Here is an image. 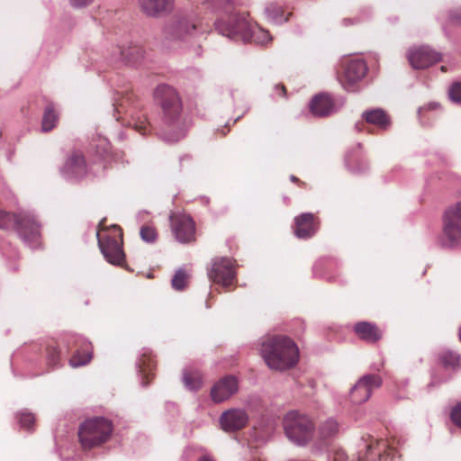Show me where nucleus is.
<instances>
[{
	"mask_svg": "<svg viewBox=\"0 0 461 461\" xmlns=\"http://www.w3.org/2000/svg\"><path fill=\"white\" fill-rule=\"evenodd\" d=\"M290 179L292 182L297 184L300 187H305V185H306V184L304 182L301 181L295 176H291Z\"/></svg>",
	"mask_w": 461,
	"mask_h": 461,
	"instance_id": "nucleus-43",
	"label": "nucleus"
},
{
	"mask_svg": "<svg viewBox=\"0 0 461 461\" xmlns=\"http://www.w3.org/2000/svg\"><path fill=\"white\" fill-rule=\"evenodd\" d=\"M458 339L461 342V325H460V328H459V330H458Z\"/></svg>",
	"mask_w": 461,
	"mask_h": 461,
	"instance_id": "nucleus-48",
	"label": "nucleus"
},
{
	"mask_svg": "<svg viewBox=\"0 0 461 461\" xmlns=\"http://www.w3.org/2000/svg\"><path fill=\"white\" fill-rule=\"evenodd\" d=\"M363 439L369 442L366 445V453L358 461H392L391 456L394 450L387 446L386 441L373 439L371 436Z\"/></svg>",
	"mask_w": 461,
	"mask_h": 461,
	"instance_id": "nucleus-13",
	"label": "nucleus"
},
{
	"mask_svg": "<svg viewBox=\"0 0 461 461\" xmlns=\"http://www.w3.org/2000/svg\"><path fill=\"white\" fill-rule=\"evenodd\" d=\"M443 234L451 245L461 240V202L450 205L445 211Z\"/></svg>",
	"mask_w": 461,
	"mask_h": 461,
	"instance_id": "nucleus-10",
	"label": "nucleus"
},
{
	"mask_svg": "<svg viewBox=\"0 0 461 461\" xmlns=\"http://www.w3.org/2000/svg\"><path fill=\"white\" fill-rule=\"evenodd\" d=\"M140 235L143 241L148 243H154L157 241L158 232L155 225L151 222L146 223L141 226Z\"/></svg>",
	"mask_w": 461,
	"mask_h": 461,
	"instance_id": "nucleus-32",
	"label": "nucleus"
},
{
	"mask_svg": "<svg viewBox=\"0 0 461 461\" xmlns=\"http://www.w3.org/2000/svg\"><path fill=\"white\" fill-rule=\"evenodd\" d=\"M70 344L77 346L76 351L70 357L68 363L72 367L86 366L93 357V346L88 341H79L76 337L68 339L66 347L68 348Z\"/></svg>",
	"mask_w": 461,
	"mask_h": 461,
	"instance_id": "nucleus-19",
	"label": "nucleus"
},
{
	"mask_svg": "<svg viewBox=\"0 0 461 461\" xmlns=\"http://www.w3.org/2000/svg\"><path fill=\"white\" fill-rule=\"evenodd\" d=\"M149 383V376H143V378H142V384H143L144 385H147Z\"/></svg>",
	"mask_w": 461,
	"mask_h": 461,
	"instance_id": "nucleus-46",
	"label": "nucleus"
},
{
	"mask_svg": "<svg viewBox=\"0 0 461 461\" xmlns=\"http://www.w3.org/2000/svg\"><path fill=\"white\" fill-rule=\"evenodd\" d=\"M239 390V381L236 376H221L212 387L211 397L212 400L220 403L222 402Z\"/></svg>",
	"mask_w": 461,
	"mask_h": 461,
	"instance_id": "nucleus-16",
	"label": "nucleus"
},
{
	"mask_svg": "<svg viewBox=\"0 0 461 461\" xmlns=\"http://www.w3.org/2000/svg\"><path fill=\"white\" fill-rule=\"evenodd\" d=\"M363 439L369 442L366 445V453L358 461H392L391 456L394 450L387 446L386 441L373 439L371 436Z\"/></svg>",
	"mask_w": 461,
	"mask_h": 461,
	"instance_id": "nucleus-14",
	"label": "nucleus"
},
{
	"mask_svg": "<svg viewBox=\"0 0 461 461\" xmlns=\"http://www.w3.org/2000/svg\"><path fill=\"white\" fill-rule=\"evenodd\" d=\"M117 110V113H121V110H119V108H116Z\"/></svg>",
	"mask_w": 461,
	"mask_h": 461,
	"instance_id": "nucleus-49",
	"label": "nucleus"
},
{
	"mask_svg": "<svg viewBox=\"0 0 461 461\" xmlns=\"http://www.w3.org/2000/svg\"><path fill=\"white\" fill-rule=\"evenodd\" d=\"M208 276L213 283L229 287L233 284L236 276L234 261L229 258L214 259Z\"/></svg>",
	"mask_w": 461,
	"mask_h": 461,
	"instance_id": "nucleus-11",
	"label": "nucleus"
},
{
	"mask_svg": "<svg viewBox=\"0 0 461 461\" xmlns=\"http://www.w3.org/2000/svg\"><path fill=\"white\" fill-rule=\"evenodd\" d=\"M135 128L141 134H145V131H146L147 125L141 122L140 124H135Z\"/></svg>",
	"mask_w": 461,
	"mask_h": 461,
	"instance_id": "nucleus-44",
	"label": "nucleus"
},
{
	"mask_svg": "<svg viewBox=\"0 0 461 461\" xmlns=\"http://www.w3.org/2000/svg\"><path fill=\"white\" fill-rule=\"evenodd\" d=\"M440 69H441L442 72H447V67H445V66H441Z\"/></svg>",
	"mask_w": 461,
	"mask_h": 461,
	"instance_id": "nucleus-47",
	"label": "nucleus"
},
{
	"mask_svg": "<svg viewBox=\"0 0 461 461\" xmlns=\"http://www.w3.org/2000/svg\"><path fill=\"white\" fill-rule=\"evenodd\" d=\"M20 425L24 429H32L35 422L33 414L30 412H22L19 416Z\"/></svg>",
	"mask_w": 461,
	"mask_h": 461,
	"instance_id": "nucleus-36",
	"label": "nucleus"
},
{
	"mask_svg": "<svg viewBox=\"0 0 461 461\" xmlns=\"http://www.w3.org/2000/svg\"><path fill=\"white\" fill-rule=\"evenodd\" d=\"M90 171V165L86 161V156L82 150H71L62 167V172L68 177L74 179H83L87 176Z\"/></svg>",
	"mask_w": 461,
	"mask_h": 461,
	"instance_id": "nucleus-12",
	"label": "nucleus"
},
{
	"mask_svg": "<svg viewBox=\"0 0 461 461\" xmlns=\"http://www.w3.org/2000/svg\"><path fill=\"white\" fill-rule=\"evenodd\" d=\"M59 116L53 104H49L44 110L41 127L43 131H50L56 127Z\"/></svg>",
	"mask_w": 461,
	"mask_h": 461,
	"instance_id": "nucleus-29",
	"label": "nucleus"
},
{
	"mask_svg": "<svg viewBox=\"0 0 461 461\" xmlns=\"http://www.w3.org/2000/svg\"><path fill=\"white\" fill-rule=\"evenodd\" d=\"M381 384L380 376H362L358 379L349 393V400L353 404L365 402L370 396L373 387Z\"/></svg>",
	"mask_w": 461,
	"mask_h": 461,
	"instance_id": "nucleus-15",
	"label": "nucleus"
},
{
	"mask_svg": "<svg viewBox=\"0 0 461 461\" xmlns=\"http://www.w3.org/2000/svg\"><path fill=\"white\" fill-rule=\"evenodd\" d=\"M139 5L147 16L158 18L172 13L175 0H139Z\"/></svg>",
	"mask_w": 461,
	"mask_h": 461,
	"instance_id": "nucleus-21",
	"label": "nucleus"
},
{
	"mask_svg": "<svg viewBox=\"0 0 461 461\" xmlns=\"http://www.w3.org/2000/svg\"><path fill=\"white\" fill-rule=\"evenodd\" d=\"M189 282V275L186 271L183 269H179L176 272L175 276L172 278V286L176 290H184Z\"/></svg>",
	"mask_w": 461,
	"mask_h": 461,
	"instance_id": "nucleus-33",
	"label": "nucleus"
},
{
	"mask_svg": "<svg viewBox=\"0 0 461 461\" xmlns=\"http://www.w3.org/2000/svg\"><path fill=\"white\" fill-rule=\"evenodd\" d=\"M449 97L456 103H461V83L455 82L448 91Z\"/></svg>",
	"mask_w": 461,
	"mask_h": 461,
	"instance_id": "nucleus-37",
	"label": "nucleus"
},
{
	"mask_svg": "<svg viewBox=\"0 0 461 461\" xmlns=\"http://www.w3.org/2000/svg\"><path fill=\"white\" fill-rule=\"evenodd\" d=\"M198 26L197 23L187 19H180L171 25L168 34L173 41H185L194 34Z\"/></svg>",
	"mask_w": 461,
	"mask_h": 461,
	"instance_id": "nucleus-24",
	"label": "nucleus"
},
{
	"mask_svg": "<svg viewBox=\"0 0 461 461\" xmlns=\"http://www.w3.org/2000/svg\"><path fill=\"white\" fill-rule=\"evenodd\" d=\"M450 419L456 426L461 429V402L453 407Z\"/></svg>",
	"mask_w": 461,
	"mask_h": 461,
	"instance_id": "nucleus-38",
	"label": "nucleus"
},
{
	"mask_svg": "<svg viewBox=\"0 0 461 461\" xmlns=\"http://www.w3.org/2000/svg\"><path fill=\"white\" fill-rule=\"evenodd\" d=\"M334 461H346L347 456L343 451H337L334 454Z\"/></svg>",
	"mask_w": 461,
	"mask_h": 461,
	"instance_id": "nucleus-42",
	"label": "nucleus"
},
{
	"mask_svg": "<svg viewBox=\"0 0 461 461\" xmlns=\"http://www.w3.org/2000/svg\"><path fill=\"white\" fill-rule=\"evenodd\" d=\"M183 383L187 389L192 391H196L203 385L202 376H184Z\"/></svg>",
	"mask_w": 461,
	"mask_h": 461,
	"instance_id": "nucleus-35",
	"label": "nucleus"
},
{
	"mask_svg": "<svg viewBox=\"0 0 461 461\" xmlns=\"http://www.w3.org/2000/svg\"><path fill=\"white\" fill-rule=\"evenodd\" d=\"M363 120L378 129L386 131L391 126V118L388 113L381 108L366 110L362 113Z\"/></svg>",
	"mask_w": 461,
	"mask_h": 461,
	"instance_id": "nucleus-26",
	"label": "nucleus"
},
{
	"mask_svg": "<svg viewBox=\"0 0 461 461\" xmlns=\"http://www.w3.org/2000/svg\"><path fill=\"white\" fill-rule=\"evenodd\" d=\"M340 425L334 418L321 420L317 429V435L321 440L335 438L339 432Z\"/></svg>",
	"mask_w": 461,
	"mask_h": 461,
	"instance_id": "nucleus-27",
	"label": "nucleus"
},
{
	"mask_svg": "<svg viewBox=\"0 0 461 461\" xmlns=\"http://www.w3.org/2000/svg\"><path fill=\"white\" fill-rule=\"evenodd\" d=\"M260 354L266 365L274 371L285 372L294 367L300 357L295 342L285 335H273L263 339Z\"/></svg>",
	"mask_w": 461,
	"mask_h": 461,
	"instance_id": "nucleus-3",
	"label": "nucleus"
},
{
	"mask_svg": "<svg viewBox=\"0 0 461 461\" xmlns=\"http://www.w3.org/2000/svg\"><path fill=\"white\" fill-rule=\"evenodd\" d=\"M284 429L289 440L305 446L313 438L315 425L309 416L291 411L284 419Z\"/></svg>",
	"mask_w": 461,
	"mask_h": 461,
	"instance_id": "nucleus-7",
	"label": "nucleus"
},
{
	"mask_svg": "<svg viewBox=\"0 0 461 461\" xmlns=\"http://www.w3.org/2000/svg\"><path fill=\"white\" fill-rule=\"evenodd\" d=\"M448 22L452 25H461V7L449 12Z\"/></svg>",
	"mask_w": 461,
	"mask_h": 461,
	"instance_id": "nucleus-39",
	"label": "nucleus"
},
{
	"mask_svg": "<svg viewBox=\"0 0 461 461\" xmlns=\"http://www.w3.org/2000/svg\"><path fill=\"white\" fill-rule=\"evenodd\" d=\"M334 108V102L328 94L316 95L310 103V110L314 116L329 115Z\"/></svg>",
	"mask_w": 461,
	"mask_h": 461,
	"instance_id": "nucleus-25",
	"label": "nucleus"
},
{
	"mask_svg": "<svg viewBox=\"0 0 461 461\" xmlns=\"http://www.w3.org/2000/svg\"><path fill=\"white\" fill-rule=\"evenodd\" d=\"M408 59L413 68L423 69L440 61L441 56L429 47L422 46L411 50Z\"/></svg>",
	"mask_w": 461,
	"mask_h": 461,
	"instance_id": "nucleus-17",
	"label": "nucleus"
},
{
	"mask_svg": "<svg viewBox=\"0 0 461 461\" xmlns=\"http://www.w3.org/2000/svg\"><path fill=\"white\" fill-rule=\"evenodd\" d=\"M295 235L300 239L311 238L318 229V221L314 214L304 212L295 217Z\"/></svg>",
	"mask_w": 461,
	"mask_h": 461,
	"instance_id": "nucleus-23",
	"label": "nucleus"
},
{
	"mask_svg": "<svg viewBox=\"0 0 461 461\" xmlns=\"http://www.w3.org/2000/svg\"><path fill=\"white\" fill-rule=\"evenodd\" d=\"M144 53L145 51L140 45L132 42L117 45L112 50V55L115 60L127 64L138 63L143 59Z\"/></svg>",
	"mask_w": 461,
	"mask_h": 461,
	"instance_id": "nucleus-20",
	"label": "nucleus"
},
{
	"mask_svg": "<svg viewBox=\"0 0 461 461\" xmlns=\"http://www.w3.org/2000/svg\"><path fill=\"white\" fill-rule=\"evenodd\" d=\"M367 67L364 60L359 59H349L342 66L338 73V79L347 91H356L358 83L365 77Z\"/></svg>",
	"mask_w": 461,
	"mask_h": 461,
	"instance_id": "nucleus-8",
	"label": "nucleus"
},
{
	"mask_svg": "<svg viewBox=\"0 0 461 461\" xmlns=\"http://www.w3.org/2000/svg\"><path fill=\"white\" fill-rule=\"evenodd\" d=\"M276 94L280 96H286V88L283 84H278L275 86Z\"/></svg>",
	"mask_w": 461,
	"mask_h": 461,
	"instance_id": "nucleus-41",
	"label": "nucleus"
},
{
	"mask_svg": "<svg viewBox=\"0 0 461 461\" xmlns=\"http://www.w3.org/2000/svg\"><path fill=\"white\" fill-rule=\"evenodd\" d=\"M169 221L171 230L177 241L183 244L195 241V223L190 215L175 212L171 213Z\"/></svg>",
	"mask_w": 461,
	"mask_h": 461,
	"instance_id": "nucleus-9",
	"label": "nucleus"
},
{
	"mask_svg": "<svg viewBox=\"0 0 461 461\" xmlns=\"http://www.w3.org/2000/svg\"><path fill=\"white\" fill-rule=\"evenodd\" d=\"M439 362L447 368L456 370L461 366V356L452 350H445L438 357Z\"/></svg>",
	"mask_w": 461,
	"mask_h": 461,
	"instance_id": "nucleus-30",
	"label": "nucleus"
},
{
	"mask_svg": "<svg viewBox=\"0 0 461 461\" xmlns=\"http://www.w3.org/2000/svg\"><path fill=\"white\" fill-rule=\"evenodd\" d=\"M94 0H69L71 6L75 8H83L91 5Z\"/></svg>",
	"mask_w": 461,
	"mask_h": 461,
	"instance_id": "nucleus-40",
	"label": "nucleus"
},
{
	"mask_svg": "<svg viewBox=\"0 0 461 461\" xmlns=\"http://www.w3.org/2000/svg\"><path fill=\"white\" fill-rule=\"evenodd\" d=\"M111 149L110 142L105 138H99L95 144V153L101 158H105L109 155Z\"/></svg>",
	"mask_w": 461,
	"mask_h": 461,
	"instance_id": "nucleus-34",
	"label": "nucleus"
},
{
	"mask_svg": "<svg viewBox=\"0 0 461 461\" xmlns=\"http://www.w3.org/2000/svg\"><path fill=\"white\" fill-rule=\"evenodd\" d=\"M13 227L19 236L30 244H36L41 236V226L29 212H9L0 209V229Z\"/></svg>",
	"mask_w": 461,
	"mask_h": 461,
	"instance_id": "nucleus-4",
	"label": "nucleus"
},
{
	"mask_svg": "<svg viewBox=\"0 0 461 461\" xmlns=\"http://www.w3.org/2000/svg\"><path fill=\"white\" fill-rule=\"evenodd\" d=\"M198 461H213L212 459H211L209 456H202L201 458H199Z\"/></svg>",
	"mask_w": 461,
	"mask_h": 461,
	"instance_id": "nucleus-45",
	"label": "nucleus"
},
{
	"mask_svg": "<svg viewBox=\"0 0 461 461\" xmlns=\"http://www.w3.org/2000/svg\"><path fill=\"white\" fill-rule=\"evenodd\" d=\"M249 421L246 411L239 408H230L223 411L220 417L221 429L227 432H234L243 429Z\"/></svg>",
	"mask_w": 461,
	"mask_h": 461,
	"instance_id": "nucleus-18",
	"label": "nucleus"
},
{
	"mask_svg": "<svg viewBox=\"0 0 461 461\" xmlns=\"http://www.w3.org/2000/svg\"><path fill=\"white\" fill-rule=\"evenodd\" d=\"M99 248L105 259L116 266H122L125 255L122 250V230L117 225L101 227L96 233Z\"/></svg>",
	"mask_w": 461,
	"mask_h": 461,
	"instance_id": "nucleus-5",
	"label": "nucleus"
},
{
	"mask_svg": "<svg viewBox=\"0 0 461 461\" xmlns=\"http://www.w3.org/2000/svg\"><path fill=\"white\" fill-rule=\"evenodd\" d=\"M46 365L49 366H59L61 364L60 348L56 341H50L45 348Z\"/></svg>",
	"mask_w": 461,
	"mask_h": 461,
	"instance_id": "nucleus-28",
	"label": "nucleus"
},
{
	"mask_svg": "<svg viewBox=\"0 0 461 461\" xmlns=\"http://www.w3.org/2000/svg\"><path fill=\"white\" fill-rule=\"evenodd\" d=\"M138 366L142 375H151L156 370L157 360L151 353H143L139 359Z\"/></svg>",
	"mask_w": 461,
	"mask_h": 461,
	"instance_id": "nucleus-31",
	"label": "nucleus"
},
{
	"mask_svg": "<svg viewBox=\"0 0 461 461\" xmlns=\"http://www.w3.org/2000/svg\"><path fill=\"white\" fill-rule=\"evenodd\" d=\"M113 425L104 418L86 420L78 430L79 442L83 449H92L105 443L111 437Z\"/></svg>",
	"mask_w": 461,
	"mask_h": 461,
	"instance_id": "nucleus-6",
	"label": "nucleus"
},
{
	"mask_svg": "<svg viewBox=\"0 0 461 461\" xmlns=\"http://www.w3.org/2000/svg\"><path fill=\"white\" fill-rule=\"evenodd\" d=\"M154 96L162 110V131L168 141H177L185 134L187 125L182 116V102L177 92L167 85L158 86Z\"/></svg>",
	"mask_w": 461,
	"mask_h": 461,
	"instance_id": "nucleus-2",
	"label": "nucleus"
},
{
	"mask_svg": "<svg viewBox=\"0 0 461 461\" xmlns=\"http://www.w3.org/2000/svg\"><path fill=\"white\" fill-rule=\"evenodd\" d=\"M353 330L356 336L369 344H375L383 338V330L374 322L358 321L354 327Z\"/></svg>",
	"mask_w": 461,
	"mask_h": 461,
	"instance_id": "nucleus-22",
	"label": "nucleus"
},
{
	"mask_svg": "<svg viewBox=\"0 0 461 461\" xmlns=\"http://www.w3.org/2000/svg\"><path fill=\"white\" fill-rule=\"evenodd\" d=\"M202 5L217 16L216 29L221 34L243 41L252 40L256 26L249 13L237 10L235 0H204Z\"/></svg>",
	"mask_w": 461,
	"mask_h": 461,
	"instance_id": "nucleus-1",
	"label": "nucleus"
}]
</instances>
